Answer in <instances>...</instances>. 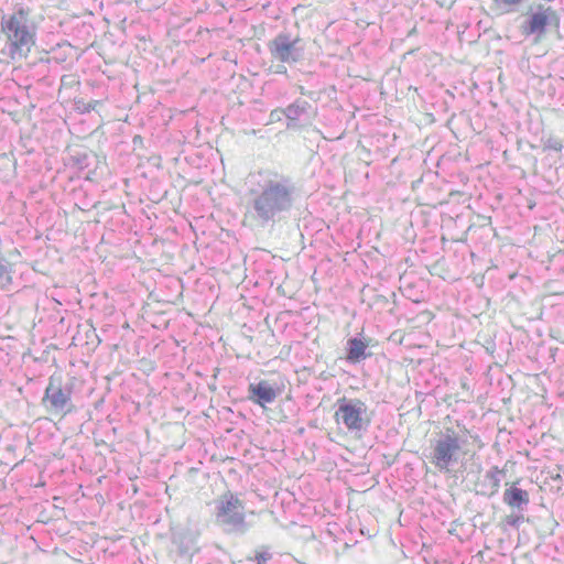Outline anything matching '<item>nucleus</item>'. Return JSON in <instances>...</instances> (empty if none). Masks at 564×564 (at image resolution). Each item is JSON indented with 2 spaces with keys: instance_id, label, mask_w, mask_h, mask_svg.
<instances>
[{
  "instance_id": "1",
  "label": "nucleus",
  "mask_w": 564,
  "mask_h": 564,
  "mask_svg": "<svg viewBox=\"0 0 564 564\" xmlns=\"http://www.w3.org/2000/svg\"><path fill=\"white\" fill-rule=\"evenodd\" d=\"M257 189H251L249 212L253 220L262 226L281 221L290 215L296 202L293 181L278 173H259Z\"/></svg>"
},
{
  "instance_id": "2",
  "label": "nucleus",
  "mask_w": 564,
  "mask_h": 564,
  "mask_svg": "<svg viewBox=\"0 0 564 564\" xmlns=\"http://www.w3.org/2000/svg\"><path fill=\"white\" fill-rule=\"evenodd\" d=\"M0 25L11 58L25 56L35 44L36 37V28L30 21V9L18 4L13 13L2 15Z\"/></svg>"
},
{
  "instance_id": "3",
  "label": "nucleus",
  "mask_w": 564,
  "mask_h": 564,
  "mask_svg": "<svg viewBox=\"0 0 564 564\" xmlns=\"http://www.w3.org/2000/svg\"><path fill=\"white\" fill-rule=\"evenodd\" d=\"M215 524L226 534L245 535L250 524L246 521L245 503L231 491H226L214 501Z\"/></svg>"
},
{
  "instance_id": "4",
  "label": "nucleus",
  "mask_w": 564,
  "mask_h": 564,
  "mask_svg": "<svg viewBox=\"0 0 564 564\" xmlns=\"http://www.w3.org/2000/svg\"><path fill=\"white\" fill-rule=\"evenodd\" d=\"M459 435L453 429L436 433L431 441L430 463L440 471L448 473L458 463L462 444Z\"/></svg>"
},
{
  "instance_id": "5",
  "label": "nucleus",
  "mask_w": 564,
  "mask_h": 564,
  "mask_svg": "<svg viewBox=\"0 0 564 564\" xmlns=\"http://www.w3.org/2000/svg\"><path fill=\"white\" fill-rule=\"evenodd\" d=\"M335 420L350 432L366 431L370 424L367 404L358 399L339 398L336 402Z\"/></svg>"
},
{
  "instance_id": "6",
  "label": "nucleus",
  "mask_w": 564,
  "mask_h": 564,
  "mask_svg": "<svg viewBox=\"0 0 564 564\" xmlns=\"http://www.w3.org/2000/svg\"><path fill=\"white\" fill-rule=\"evenodd\" d=\"M299 36L292 37L290 33L280 32L268 43L271 56L286 64H295L304 57V46Z\"/></svg>"
},
{
  "instance_id": "7",
  "label": "nucleus",
  "mask_w": 564,
  "mask_h": 564,
  "mask_svg": "<svg viewBox=\"0 0 564 564\" xmlns=\"http://www.w3.org/2000/svg\"><path fill=\"white\" fill-rule=\"evenodd\" d=\"M72 394V386H62L61 380L52 376L45 388L42 403L55 413L67 414L73 410Z\"/></svg>"
},
{
  "instance_id": "8",
  "label": "nucleus",
  "mask_w": 564,
  "mask_h": 564,
  "mask_svg": "<svg viewBox=\"0 0 564 564\" xmlns=\"http://www.w3.org/2000/svg\"><path fill=\"white\" fill-rule=\"evenodd\" d=\"M506 476V471L498 466L489 468L481 480L476 484V494L482 497L491 498L498 494L500 482Z\"/></svg>"
},
{
  "instance_id": "9",
  "label": "nucleus",
  "mask_w": 564,
  "mask_h": 564,
  "mask_svg": "<svg viewBox=\"0 0 564 564\" xmlns=\"http://www.w3.org/2000/svg\"><path fill=\"white\" fill-rule=\"evenodd\" d=\"M543 7H539V11L532 13L530 18L522 25V33L525 36L534 35L535 42H539L541 37L545 34L547 25H549V15L547 12L551 11L550 8L546 10H542Z\"/></svg>"
},
{
  "instance_id": "10",
  "label": "nucleus",
  "mask_w": 564,
  "mask_h": 564,
  "mask_svg": "<svg viewBox=\"0 0 564 564\" xmlns=\"http://www.w3.org/2000/svg\"><path fill=\"white\" fill-rule=\"evenodd\" d=\"M248 399L262 408L273 403L279 394V390L272 387L267 380L257 383H250L248 387Z\"/></svg>"
},
{
  "instance_id": "11",
  "label": "nucleus",
  "mask_w": 564,
  "mask_h": 564,
  "mask_svg": "<svg viewBox=\"0 0 564 564\" xmlns=\"http://www.w3.org/2000/svg\"><path fill=\"white\" fill-rule=\"evenodd\" d=\"M503 502L512 509L524 511L530 503L529 492L512 485L503 492Z\"/></svg>"
},
{
  "instance_id": "12",
  "label": "nucleus",
  "mask_w": 564,
  "mask_h": 564,
  "mask_svg": "<svg viewBox=\"0 0 564 564\" xmlns=\"http://www.w3.org/2000/svg\"><path fill=\"white\" fill-rule=\"evenodd\" d=\"M368 344L364 340L352 337L347 341V360L350 362H358L367 358L366 349Z\"/></svg>"
},
{
  "instance_id": "13",
  "label": "nucleus",
  "mask_w": 564,
  "mask_h": 564,
  "mask_svg": "<svg viewBox=\"0 0 564 564\" xmlns=\"http://www.w3.org/2000/svg\"><path fill=\"white\" fill-rule=\"evenodd\" d=\"M310 108V104L306 100L296 99L290 104L286 108L282 109L281 112L290 120L296 121L302 115H304Z\"/></svg>"
},
{
  "instance_id": "14",
  "label": "nucleus",
  "mask_w": 564,
  "mask_h": 564,
  "mask_svg": "<svg viewBox=\"0 0 564 564\" xmlns=\"http://www.w3.org/2000/svg\"><path fill=\"white\" fill-rule=\"evenodd\" d=\"M11 263L0 254V290H9L13 282Z\"/></svg>"
},
{
  "instance_id": "15",
  "label": "nucleus",
  "mask_w": 564,
  "mask_h": 564,
  "mask_svg": "<svg viewBox=\"0 0 564 564\" xmlns=\"http://www.w3.org/2000/svg\"><path fill=\"white\" fill-rule=\"evenodd\" d=\"M495 3L505 8L506 12H513L523 2V0H494Z\"/></svg>"
},
{
  "instance_id": "16",
  "label": "nucleus",
  "mask_w": 564,
  "mask_h": 564,
  "mask_svg": "<svg viewBox=\"0 0 564 564\" xmlns=\"http://www.w3.org/2000/svg\"><path fill=\"white\" fill-rule=\"evenodd\" d=\"M563 147V142L557 138H549L544 143L545 150H552L556 152L562 151Z\"/></svg>"
},
{
  "instance_id": "17",
  "label": "nucleus",
  "mask_w": 564,
  "mask_h": 564,
  "mask_svg": "<svg viewBox=\"0 0 564 564\" xmlns=\"http://www.w3.org/2000/svg\"><path fill=\"white\" fill-rule=\"evenodd\" d=\"M272 558V554L269 552L268 547L256 552L254 561L257 564H268V562Z\"/></svg>"
},
{
  "instance_id": "18",
  "label": "nucleus",
  "mask_w": 564,
  "mask_h": 564,
  "mask_svg": "<svg viewBox=\"0 0 564 564\" xmlns=\"http://www.w3.org/2000/svg\"><path fill=\"white\" fill-rule=\"evenodd\" d=\"M523 520L522 514H510L506 517V523L512 528H519Z\"/></svg>"
},
{
  "instance_id": "19",
  "label": "nucleus",
  "mask_w": 564,
  "mask_h": 564,
  "mask_svg": "<svg viewBox=\"0 0 564 564\" xmlns=\"http://www.w3.org/2000/svg\"><path fill=\"white\" fill-rule=\"evenodd\" d=\"M99 101L98 100H93L88 104H86L83 108V112H90L91 110L95 109L96 105H98Z\"/></svg>"
},
{
  "instance_id": "20",
  "label": "nucleus",
  "mask_w": 564,
  "mask_h": 564,
  "mask_svg": "<svg viewBox=\"0 0 564 564\" xmlns=\"http://www.w3.org/2000/svg\"><path fill=\"white\" fill-rule=\"evenodd\" d=\"M280 111L281 110H279V109H275V110L271 111V113H270L271 119L278 118V112H280Z\"/></svg>"
},
{
  "instance_id": "21",
  "label": "nucleus",
  "mask_w": 564,
  "mask_h": 564,
  "mask_svg": "<svg viewBox=\"0 0 564 564\" xmlns=\"http://www.w3.org/2000/svg\"><path fill=\"white\" fill-rule=\"evenodd\" d=\"M59 48H62L63 46H67V47H72L70 44L68 42L66 43H63V44H58L57 45Z\"/></svg>"
},
{
  "instance_id": "22",
  "label": "nucleus",
  "mask_w": 564,
  "mask_h": 564,
  "mask_svg": "<svg viewBox=\"0 0 564 564\" xmlns=\"http://www.w3.org/2000/svg\"><path fill=\"white\" fill-rule=\"evenodd\" d=\"M66 57H67L66 55H59V57L58 58L56 57V59L59 62H64L66 59Z\"/></svg>"
},
{
  "instance_id": "23",
  "label": "nucleus",
  "mask_w": 564,
  "mask_h": 564,
  "mask_svg": "<svg viewBox=\"0 0 564 564\" xmlns=\"http://www.w3.org/2000/svg\"><path fill=\"white\" fill-rule=\"evenodd\" d=\"M187 551H188L187 549L181 550L182 553H186Z\"/></svg>"
}]
</instances>
